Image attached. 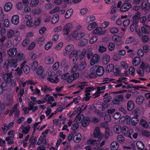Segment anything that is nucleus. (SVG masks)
Instances as JSON below:
<instances>
[{
	"label": "nucleus",
	"instance_id": "48",
	"mask_svg": "<svg viewBox=\"0 0 150 150\" xmlns=\"http://www.w3.org/2000/svg\"><path fill=\"white\" fill-rule=\"evenodd\" d=\"M127 4H123L122 7L120 8V10L121 11L125 12L128 11L129 9L128 8L126 7L125 6H127Z\"/></svg>",
	"mask_w": 150,
	"mask_h": 150
},
{
	"label": "nucleus",
	"instance_id": "44",
	"mask_svg": "<svg viewBox=\"0 0 150 150\" xmlns=\"http://www.w3.org/2000/svg\"><path fill=\"white\" fill-rule=\"evenodd\" d=\"M97 25V23L95 22H93L88 25L87 29L88 30H91L95 28Z\"/></svg>",
	"mask_w": 150,
	"mask_h": 150
},
{
	"label": "nucleus",
	"instance_id": "27",
	"mask_svg": "<svg viewBox=\"0 0 150 150\" xmlns=\"http://www.w3.org/2000/svg\"><path fill=\"white\" fill-rule=\"evenodd\" d=\"M88 42V40L86 39H84L80 41L78 43V46L82 47L86 46Z\"/></svg>",
	"mask_w": 150,
	"mask_h": 150
},
{
	"label": "nucleus",
	"instance_id": "49",
	"mask_svg": "<svg viewBox=\"0 0 150 150\" xmlns=\"http://www.w3.org/2000/svg\"><path fill=\"white\" fill-rule=\"evenodd\" d=\"M138 26V24H136L132 23L130 27V29L131 31L133 32L134 30H137Z\"/></svg>",
	"mask_w": 150,
	"mask_h": 150
},
{
	"label": "nucleus",
	"instance_id": "30",
	"mask_svg": "<svg viewBox=\"0 0 150 150\" xmlns=\"http://www.w3.org/2000/svg\"><path fill=\"white\" fill-rule=\"evenodd\" d=\"M81 139V136L80 134L78 133L74 137L73 140L76 143H78Z\"/></svg>",
	"mask_w": 150,
	"mask_h": 150
},
{
	"label": "nucleus",
	"instance_id": "35",
	"mask_svg": "<svg viewBox=\"0 0 150 150\" xmlns=\"http://www.w3.org/2000/svg\"><path fill=\"white\" fill-rule=\"evenodd\" d=\"M112 40L115 42H120L121 40V38L118 35H114L112 38Z\"/></svg>",
	"mask_w": 150,
	"mask_h": 150
},
{
	"label": "nucleus",
	"instance_id": "64",
	"mask_svg": "<svg viewBox=\"0 0 150 150\" xmlns=\"http://www.w3.org/2000/svg\"><path fill=\"white\" fill-rule=\"evenodd\" d=\"M30 40L28 38H26L25 39L22 43L23 46H26L28 45L30 42Z\"/></svg>",
	"mask_w": 150,
	"mask_h": 150
},
{
	"label": "nucleus",
	"instance_id": "55",
	"mask_svg": "<svg viewBox=\"0 0 150 150\" xmlns=\"http://www.w3.org/2000/svg\"><path fill=\"white\" fill-rule=\"evenodd\" d=\"M141 31L142 33L145 34H148L149 33V30L143 26L141 28Z\"/></svg>",
	"mask_w": 150,
	"mask_h": 150
},
{
	"label": "nucleus",
	"instance_id": "62",
	"mask_svg": "<svg viewBox=\"0 0 150 150\" xmlns=\"http://www.w3.org/2000/svg\"><path fill=\"white\" fill-rule=\"evenodd\" d=\"M30 71V68L28 65H25L23 68V71L25 74H28Z\"/></svg>",
	"mask_w": 150,
	"mask_h": 150
},
{
	"label": "nucleus",
	"instance_id": "32",
	"mask_svg": "<svg viewBox=\"0 0 150 150\" xmlns=\"http://www.w3.org/2000/svg\"><path fill=\"white\" fill-rule=\"evenodd\" d=\"M86 66V62L83 61L78 66V71H80L84 69Z\"/></svg>",
	"mask_w": 150,
	"mask_h": 150
},
{
	"label": "nucleus",
	"instance_id": "10",
	"mask_svg": "<svg viewBox=\"0 0 150 150\" xmlns=\"http://www.w3.org/2000/svg\"><path fill=\"white\" fill-rule=\"evenodd\" d=\"M93 137H95L100 138L102 137V134L100 132V128L99 127H96L94 130Z\"/></svg>",
	"mask_w": 150,
	"mask_h": 150
},
{
	"label": "nucleus",
	"instance_id": "43",
	"mask_svg": "<svg viewBox=\"0 0 150 150\" xmlns=\"http://www.w3.org/2000/svg\"><path fill=\"white\" fill-rule=\"evenodd\" d=\"M118 29L116 27H111L110 29V32L112 34H116L118 33Z\"/></svg>",
	"mask_w": 150,
	"mask_h": 150
},
{
	"label": "nucleus",
	"instance_id": "36",
	"mask_svg": "<svg viewBox=\"0 0 150 150\" xmlns=\"http://www.w3.org/2000/svg\"><path fill=\"white\" fill-rule=\"evenodd\" d=\"M136 146L140 150H143L144 147V145L143 143L141 141H138L137 142Z\"/></svg>",
	"mask_w": 150,
	"mask_h": 150
},
{
	"label": "nucleus",
	"instance_id": "4",
	"mask_svg": "<svg viewBox=\"0 0 150 150\" xmlns=\"http://www.w3.org/2000/svg\"><path fill=\"white\" fill-rule=\"evenodd\" d=\"M130 120L131 118L129 116L126 115L125 117H122L119 119V123L121 125L125 123L129 124L130 123Z\"/></svg>",
	"mask_w": 150,
	"mask_h": 150
},
{
	"label": "nucleus",
	"instance_id": "31",
	"mask_svg": "<svg viewBox=\"0 0 150 150\" xmlns=\"http://www.w3.org/2000/svg\"><path fill=\"white\" fill-rule=\"evenodd\" d=\"M110 60V57L109 55L106 54L104 55L103 59V62L104 64H106Z\"/></svg>",
	"mask_w": 150,
	"mask_h": 150
},
{
	"label": "nucleus",
	"instance_id": "33",
	"mask_svg": "<svg viewBox=\"0 0 150 150\" xmlns=\"http://www.w3.org/2000/svg\"><path fill=\"white\" fill-rule=\"evenodd\" d=\"M117 140L120 143L124 144L125 142V138L122 135H119L117 138Z\"/></svg>",
	"mask_w": 150,
	"mask_h": 150
},
{
	"label": "nucleus",
	"instance_id": "6",
	"mask_svg": "<svg viewBox=\"0 0 150 150\" xmlns=\"http://www.w3.org/2000/svg\"><path fill=\"white\" fill-rule=\"evenodd\" d=\"M149 0H143L141 5L142 9L144 11L148 10L150 8V4L148 2Z\"/></svg>",
	"mask_w": 150,
	"mask_h": 150
},
{
	"label": "nucleus",
	"instance_id": "8",
	"mask_svg": "<svg viewBox=\"0 0 150 150\" xmlns=\"http://www.w3.org/2000/svg\"><path fill=\"white\" fill-rule=\"evenodd\" d=\"M8 55L11 58L14 57L17 53L16 48H11L8 51Z\"/></svg>",
	"mask_w": 150,
	"mask_h": 150
},
{
	"label": "nucleus",
	"instance_id": "41",
	"mask_svg": "<svg viewBox=\"0 0 150 150\" xmlns=\"http://www.w3.org/2000/svg\"><path fill=\"white\" fill-rule=\"evenodd\" d=\"M24 54L22 53L19 52L17 55L16 58L17 62L20 61L24 59L23 56Z\"/></svg>",
	"mask_w": 150,
	"mask_h": 150
},
{
	"label": "nucleus",
	"instance_id": "47",
	"mask_svg": "<svg viewBox=\"0 0 150 150\" xmlns=\"http://www.w3.org/2000/svg\"><path fill=\"white\" fill-rule=\"evenodd\" d=\"M48 75L50 77L54 78H58V76L57 74H56L55 71H50L48 73Z\"/></svg>",
	"mask_w": 150,
	"mask_h": 150
},
{
	"label": "nucleus",
	"instance_id": "29",
	"mask_svg": "<svg viewBox=\"0 0 150 150\" xmlns=\"http://www.w3.org/2000/svg\"><path fill=\"white\" fill-rule=\"evenodd\" d=\"M73 12V10L70 8L68 9L65 15V18L66 19H68L71 16L72 13Z\"/></svg>",
	"mask_w": 150,
	"mask_h": 150
},
{
	"label": "nucleus",
	"instance_id": "51",
	"mask_svg": "<svg viewBox=\"0 0 150 150\" xmlns=\"http://www.w3.org/2000/svg\"><path fill=\"white\" fill-rule=\"evenodd\" d=\"M134 71L135 69L132 66H131L129 69V74L132 75V76H134L135 75Z\"/></svg>",
	"mask_w": 150,
	"mask_h": 150
},
{
	"label": "nucleus",
	"instance_id": "9",
	"mask_svg": "<svg viewBox=\"0 0 150 150\" xmlns=\"http://www.w3.org/2000/svg\"><path fill=\"white\" fill-rule=\"evenodd\" d=\"M72 28V25L71 23H68L64 27L63 29L64 31V34L66 35H68V33L70 31L71 29Z\"/></svg>",
	"mask_w": 150,
	"mask_h": 150
},
{
	"label": "nucleus",
	"instance_id": "26",
	"mask_svg": "<svg viewBox=\"0 0 150 150\" xmlns=\"http://www.w3.org/2000/svg\"><path fill=\"white\" fill-rule=\"evenodd\" d=\"M77 52L78 51L73 50L70 54L69 56L70 58H72L74 57L75 59H73V60H74L75 59L76 61L78 60V56H77Z\"/></svg>",
	"mask_w": 150,
	"mask_h": 150
},
{
	"label": "nucleus",
	"instance_id": "52",
	"mask_svg": "<svg viewBox=\"0 0 150 150\" xmlns=\"http://www.w3.org/2000/svg\"><path fill=\"white\" fill-rule=\"evenodd\" d=\"M141 13L139 11H137L132 17V19H139Z\"/></svg>",
	"mask_w": 150,
	"mask_h": 150
},
{
	"label": "nucleus",
	"instance_id": "14",
	"mask_svg": "<svg viewBox=\"0 0 150 150\" xmlns=\"http://www.w3.org/2000/svg\"><path fill=\"white\" fill-rule=\"evenodd\" d=\"M119 146V144L116 141L112 142L110 145V148L112 150H117Z\"/></svg>",
	"mask_w": 150,
	"mask_h": 150
},
{
	"label": "nucleus",
	"instance_id": "12",
	"mask_svg": "<svg viewBox=\"0 0 150 150\" xmlns=\"http://www.w3.org/2000/svg\"><path fill=\"white\" fill-rule=\"evenodd\" d=\"M86 50H83L82 52L80 50H78L77 52L78 59L82 60L83 59L86 54Z\"/></svg>",
	"mask_w": 150,
	"mask_h": 150
},
{
	"label": "nucleus",
	"instance_id": "28",
	"mask_svg": "<svg viewBox=\"0 0 150 150\" xmlns=\"http://www.w3.org/2000/svg\"><path fill=\"white\" fill-rule=\"evenodd\" d=\"M59 16L58 14H55L53 16L51 20V23L53 24L56 23L58 21Z\"/></svg>",
	"mask_w": 150,
	"mask_h": 150
},
{
	"label": "nucleus",
	"instance_id": "21",
	"mask_svg": "<svg viewBox=\"0 0 150 150\" xmlns=\"http://www.w3.org/2000/svg\"><path fill=\"white\" fill-rule=\"evenodd\" d=\"M73 45L70 44L67 46L65 49L66 52H64V55H66L71 51L73 49Z\"/></svg>",
	"mask_w": 150,
	"mask_h": 150
},
{
	"label": "nucleus",
	"instance_id": "34",
	"mask_svg": "<svg viewBox=\"0 0 150 150\" xmlns=\"http://www.w3.org/2000/svg\"><path fill=\"white\" fill-rule=\"evenodd\" d=\"M89 118L88 117H85L82 122V125L83 127H86L89 124Z\"/></svg>",
	"mask_w": 150,
	"mask_h": 150
},
{
	"label": "nucleus",
	"instance_id": "2",
	"mask_svg": "<svg viewBox=\"0 0 150 150\" xmlns=\"http://www.w3.org/2000/svg\"><path fill=\"white\" fill-rule=\"evenodd\" d=\"M91 74L90 75H94L93 77H94L96 74L98 76H102L104 72V69L103 67L98 65H94L91 69Z\"/></svg>",
	"mask_w": 150,
	"mask_h": 150
},
{
	"label": "nucleus",
	"instance_id": "23",
	"mask_svg": "<svg viewBox=\"0 0 150 150\" xmlns=\"http://www.w3.org/2000/svg\"><path fill=\"white\" fill-rule=\"evenodd\" d=\"M18 106V105L17 104H15L14 105L13 111V112H14L15 113V118H18L20 114L19 110L17 108Z\"/></svg>",
	"mask_w": 150,
	"mask_h": 150
},
{
	"label": "nucleus",
	"instance_id": "46",
	"mask_svg": "<svg viewBox=\"0 0 150 150\" xmlns=\"http://www.w3.org/2000/svg\"><path fill=\"white\" fill-rule=\"evenodd\" d=\"M39 2V0H31L30 3V6L32 7L36 6Z\"/></svg>",
	"mask_w": 150,
	"mask_h": 150
},
{
	"label": "nucleus",
	"instance_id": "19",
	"mask_svg": "<svg viewBox=\"0 0 150 150\" xmlns=\"http://www.w3.org/2000/svg\"><path fill=\"white\" fill-rule=\"evenodd\" d=\"M12 6L13 4L11 3L8 2L6 3L4 6V11L6 12L9 11L11 9Z\"/></svg>",
	"mask_w": 150,
	"mask_h": 150
},
{
	"label": "nucleus",
	"instance_id": "39",
	"mask_svg": "<svg viewBox=\"0 0 150 150\" xmlns=\"http://www.w3.org/2000/svg\"><path fill=\"white\" fill-rule=\"evenodd\" d=\"M17 62L14 59H12L10 61H9L10 67H15L17 66Z\"/></svg>",
	"mask_w": 150,
	"mask_h": 150
},
{
	"label": "nucleus",
	"instance_id": "22",
	"mask_svg": "<svg viewBox=\"0 0 150 150\" xmlns=\"http://www.w3.org/2000/svg\"><path fill=\"white\" fill-rule=\"evenodd\" d=\"M114 130L115 133L119 134L122 132V128L120 125H116L114 126Z\"/></svg>",
	"mask_w": 150,
	"mask_h": 150
},
{
	"label": "nucleus",
	"instance_id": "57",
	"mask_svg": "<svg viewBox=\"0 0 150 150\" xmlns=\"http://www.w3.org/2000/svg\"><path fill=\"white\" fill-rule=\"evenodd\" d=\"M129 129L127 126H124L122 128V134L124 135L125 134H127L126 132Z\"/></svg>",
	"mask_w": 150,
	"mask_h": 150
},
{
	"label": "nucleus",
	"instance_id": "25",
	"mask_svg": "<svg viewBox=\"0 0 150 150\" xmlns=\"http://www.w3.org/2000/svg\"><path fill=\"white\" fill-rule=\"evenodd\" d=\"M138 115H136L131 119V123L132 125L136 126L139 121V119L137 118Z\"/></svg>",
	"mask_w": 150,
	"mask_h": 150
},
{
	"label": "nucleus",
	"instance_id": "61",
	"mask_svg": "<svg viewBox=\"0 0 150 150\" xmlns=\"http://www.w3.org/2000/svg\"><path fill=\"white\" fill-rule=\"evenodd\" d=\"M52 42H47L45 45V49L47 50H48L52 47Z\"/></svg>",
	"mask_w": 150,
	"mask_h": 150
},
{
	"label": "nucleus",
	"instance_id": "38",
	"mask_svg": "<svg viewBox=\"0 0 150 150\" xmlns=\"http://www.w3.org/2000/svg\"><path fill=\"white\" fill-rule=\"evenodd\" d=\"M140 124L144 128H148L149 126L148 123L146 120L144 119H142L140 121Z\"/></svg>",
	"mask_w": 150,
	"mask_h": 150
},
{
	"label": "nucleus",
	"instance_id": "7",
	"mask_svg": "<svg viewBox=\"0 0 150 150\" xmlns=\"http://www.w3.org/2000/svg\"><path fill=\"white\" fill-rule=\"evenodd\" d=\"M140 68L142 69L145 70L147 72H150V65L148 63L142 62Z\"/></svg>",
	"mask_w": 150,
	"mask_h": 150
},
{
	"label": "nucleus",
	"instance_id": "11",
	"mask_svg": "<svg viewBox=\"0 0 150 150\" xmlns=\"http://www.w3.org/2000/svg\"><path fill=\"white\" fill-rule=\"evenodd\" d=\"M123 96L121 95L117 96L113 100V103H120V102H122L124 98Z\"/></svg>",
	"mask_w": 150,
	"mask_h": 150
},
{
	"label": "nucleus",
	"instance_id": "50",
	"mask_svg": "<svg viewBox=\"0 0 150 150\" xmlns=\"http://www.w3.org/2000/svg\"><path fill=\"white\" fill-rule=\"evenodd\" d=\"M95 19V18L94 16H88L86 18V22L89 23V22L93 21Z\"/></svg>",
	"mask_w": 150,
	"mask_h": 150
},
{
	"label": "nucleus",
	"instance_id": "40",
	"mask_svg": "<svg viewBox=\"0 0 150 150\" xmlns=\"http://www.w3.org/2000/svg\"><path fill=\"white\" fill-rule=\"evenodd\" d=\"M14 32L13 30L12 29H10L8 30L7 34V37L8 38H11L14 35Z\"/></svg>",
	"mask_w": 150,
	"mask_h": 150
},
{
	"label": "nucleus",
	"instance_id": "56",
	"mask_svg": "<svg viewBox=\"0 0 150 150\" xmlns=\"http://www.w3.org/2000/svg\"><path fill=\"white\" fill-rule=\"evenodd\" d=\"M38 63L37 61H34L33 63L31 64V66L33 70H35L38 67Z\"/></svg>",
	"mask_w": 150,
	"mask_h": 150
},
{
	"label": "nucleus",
	"instance_id": "17",
	"mask_svg": "<svg viewBox=\"0 0 150 150\" xmlns=\"http://www.w3.org/2000/svg\"><path fill=\"white\" fill-rule=\"evenodd\" d=\"M100 141H97L96 140H94L92 139H90L87 141V144L91 146L95 145L96 144L99 143Z\"/></svg>",
	"mask_w": 150,
	"mask_h": 150
},
{
	"label": "nucleus",
	"instance_id": "18",
	"mask_svg": "<svg viewBox=\"0 0 150 150\" xmlns=\"http://www.w3.org/2000/svg\"><path fill=\"white\" fill-rule=\"evenodd\" d=\"M98 56L97 54L93 55L92 58H91V65H94L95 64L98 62Z\"/></svg>",
	"mask_w": 150,
	"mask_h": 150
},
{
	"label": "nucleus",
	"instance_id": "3",
	"mask_svg": "<svg viewBox=\"0 0 150 150\" xmlns=\"http://www.w3.org/2000/svg\"><path fill=\"white\" fill-rule=\"evenodd\" d=\"M15 134V132L12 130L9 131L7 134L8 136L5 139V140L9 144H13L14 142L12 141L13 139Z\"/></svg>",
	"mask_w": 150,
	"mask_h": 150
},
{
	"label": "nucleus",
	"instance_id": "37",
	"mask_svg": "<svg viewBox=\"0 0 150 150\" xmlns=\"http://www.w3.org/2000/svg\"><path fill=\"white\" fill-rule=\"evenodd\" d=\"M47 80L51 83H57L59 81V79L57 78H52L51 77H49L47 79Z\"/></svg>",
	"mask_w": 150,
	"mask_h": 150
},
{
	"label": "nucleus",
	"instance_id": "45",
	"mask_svg": "<svg viewBox=\"0 0 150 150\" xmlns=\"http://www.w3.org/2000/svg\"><path fill=\"white\" fill-rule=\"evenodd\" d=\"M134 133V130L132 129H129L126 132L127 134L125 136L130 138H132L131 135Z\"/></svg>",
	"mask_w": 150,
	"mask_h": 150
},
{
	"label": "nucleus",
	"instance_id": "42",
	"mask_svg": "<svg viewBox=\"0 0 150 150\" xmlns=\"http://www.w3.org/2000/svg\"><path fill=\"white\" fill-rule=\"evenodd\" d=\"M45 61L48 64H52L54 62V59L52 57L48 56L45 58Z\"/></svg>",
	"mask_w": 150,
	"mask_h": 150
},
{
	"label": "nucleus",
	"instance_id": "15",
	"mask_svg": "<svg viewBox=\"0 0 150 150\" xmlns=\"http://www.w3.org/2000/svg\"><path fill=\"white\" fill-rule=\"evenodd\" d=\"M19 21V17L18 15L13 16L11 19L12 23L15 25H17Z\"/></svg>",
	"mask_w": 150,
	"mask_h": 150
},
{
	"label": "nucleus",
	"instance_id": "60",
	"mask_svg": "<svg viewBox=\"0 0 150 150\" xmlns=\"http://www.w3.org/2000/svg\"><path fill=\"white\" fill-rule=\"evenodd\" d=\"M109 23L108 21H105L102 23L101 27L103 28H107L109 25Z\"/></svg>",
	"mask_w": 150,
	"mask_h": 150
},
{
	"label": "nucleus",
	"instance_id": "63",
	"mask_svg": "<svg viewBox=\"0 0 150 150\" xmlns=\"http://www.w3.org/2000/svg\"><path fill=\"white\" fill-rule=\"evenodd\" d=\"M79 33L77 31H74L72 33L71 36L72 38H76V39L78 40Z\"/></svg>",
	"mask_w": 150,
	"mask_h": 150
},
{
	"label": "nucleus",
	"instance_id": "1",
	"mask_svg": "<svg viewBox=\"0 0 150 150\" xmlns=\"http://www.w3.org/2000/svg\"><path fill=\"white\" fill-rule=\"evenodd\" d=\"M79 76V73L78 72L73 73L71 75L69 73H67L62 74L61 78L62 80H66L68 83H71L73 81L77 79Z\"/></svg>",
	"mask_w": 150,
	"mask_h": 150
},
{
	"label": "nucleus",
	"instance_id": "58",
	"mask_svg": "<svg viewBox=\"0 0 150 150\" xmlns=\"http://www.w3.org/2000/svg\"><path fill=\"white\" fill-rule=\"evenodd\" d=\"M115 47L114 43L113 42H110L108 45V47L109 50L110 51H112L114 50Z\"/></svg>",
	"mask_w": 150,
	"mask_h": 150
},
{
	"label": "nucleus",
	"instance_id": "24",
	"mask_svg": "<svg viewBox=\"0 0 150 150\" xmlns=\"http://www.w3.org/2000/svg\"><path fill=\"white\" fill-rule=\"evenodd\" d=\"M115 67L113 64H111L107 66L106 69L107 72L110 73L111 71H114Z\"/></svg>",
	"mask_w": 150,
	"mask_h": 150
},
{
	"label": "nucleus",
	"instance_id": "54",
	"mask_svg": "<svg viewBox=\"0 0 150 150\" xmlns=\"http://www.w3.org/2000/svg\"><path fill=\"white\" fill-rule=\"evenodd\" d=\"M98 38L97 36H93L89 40L90 44H93L96 42L98 40Z\"/></svg>",
	"mask_w": 150,
	"mask_h": 150
},
{
	"label": "nucleus",
	"instance_id": "16",
	"mask_svg": "<svg viewBox=\"0 0 150 150\" xmlns=\"http://www.w3.org/2000/svg\"><path fill=\"white\" fill-rule=\"evenodd\" d=\"M54 98L52 96H49L48 95H47L44 98L43 102H47V103H52L51 101H53L54 100Z\"/></svg>",
	"mask_w": 150,
	"mask_h": 150
},
{
	"label": "nucleus",
	"instance_id": "5",
	"mask_svg": "<svg viewBox=\"0 0 150 150\" xmlns=\"http://www.w3.org/2000/svg\"><path fill=\"white\" fill-rule=\"evenodd\" d=\"M38 108V106H34L33 104H30L28 108L25 107L23 109V110L25 114H27L29 112V110H32L33 112H34L37 110Z\"/></svg>",
	"mask_w": 150,
	"mask_h": 150
},
{
	"label": "nucleus",
	"instance_id": "20",
	"mask_svg": "<svg viewBox=\"0 0 150 150\" xmlns=\"http://www.w3.org/2000/svg\"><path fill=\"white\" fill-rule=\"evenodd\" d=\"M141 61L140 58L136 57L134 58L132 60V64L134 66L137 67L141 63Z\"/></svg>",
	"mask_w": 150,
	"mask_h": 150
},
{
	"label": "nucleus",
	"instance_id": "53",
	"mask_svg": "<svg viewBox=\"0 0 150 150\" xmlns=\"http://www.w3.org/2000/svg\"><path fill=\"white\" fill-rule=\"evenodd\" d=\"M43 72V68L42 66H40L38 68L36 74L37 75L41 74Z\"/></svg>",
	"mask_w": 150,
	"mask_h": 150
},
{
	"label": "nucleus",
	"instance_id": "13",
	"mask_svg": "<svg viewBox=\"0 0 150 150\" xmlns=\"http://www.w3.org/2000/svg\"><path fill=\"white\" fill-rule=\"evenodd\" d=\"M30 127L29 125H27L25 127H24L23 125H21L20 127V129H22V132L23 133L25 134H28L30 129Z\"/></svg>",
	"mask_w": 150,
	"mask_h": 150
},
{
	"label": "nucleus",
	"instance_id": "59",
	"mask_svg": "<svg viewBox=\"0 0 150 150\" xmlns=\"http://www.w3.org/2000/svg\"><path fill=\"white\" fill-rule=\"evenodd\" d=\"M86 55L87 56V58L88 59H91L93 56V53L91 51H88L87 52Z\"/></svg>",
	"mask_w": 150,
	"mask_h": 150
}]
</instances>
